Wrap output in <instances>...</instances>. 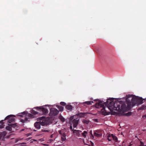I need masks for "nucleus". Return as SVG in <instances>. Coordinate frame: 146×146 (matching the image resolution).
Returning a JSON list of instances; mask_svg holds the SVG:
<instances>
[{
	"mask_svg": "<svg viewBox=\"0 0 146 146\" xmlns=\"http://www.w3.org/2000/svg\"><path fill=\"white\" fill-rule=\"evenodd\" d=\"M116 99L117 100V102H118L120 103V109H121V108L126 109L125 110L123 111L124 114L121 115H130L131 114V112H128L126 113L125 112L129 110L135 105L137 104L139 105L143 103V100L141 98L136 96L133 95H127L125 98Z\"/></svg>",
	"mask_w": 146,
	"mask_h": 146,
	"instance_id": "f257e3e1",
	"label": "nucleus"
},
{
	"mask_svg": "<svg viewBox=\"0 0 146 146\" xmlns=\"http://www.w3.org/2000/svg\"><path fill=\"white\" fill-rule=\"evenodd\" d=\"M117 100L115 98H110L107 100L105 102V106H103L101 111V113L105 115H109V112L108 110H110L112 114L117 113L120 115H123V111L125 110L126 109L121 108L120 109V103L117 102Z\"/></svg>",
	"mask_w": 146,
	"mask_h": 146,
	"instance_id": "f03ea898",
	"label": "nucleus"
},
{
	"mask_svg": "<svg viewBox=\"0 0 146 146\" xmlns=\"http://www.w3.org/2000/svg\"><path fill=\"white\" fill-rule=\"evenodd\" d=\"M78 115H74L71 116L70 118V122L71 123V125L70 127V129L73 131L74 130L73 129L72 125H73L74 128H75L76 127L79 120V117H76Z\"/></svg>",
	"mask_w": 146,
	"mask_h": 146,
	"instance_id": "7ed1b4c3",
	"label": "nucleus"
},
{
	"mask_svg": "<svg viewBox=\"0 0 146 146\" xmlns=\"http://www.w3.org/2000/svg\"><path fill=\"white\" fill-rule=\"evenodd\" d=\"M59 113V111L56 109L52 108L50 109V112L49 115H50L55 116L57 115Z\"/></svg>",
	"mask_w": 146,
	"mask_h": 146,
	"instance_id": "20e7f679",
	"label": "nucleus"
},
{
	"mask_svg": "<svg viewBox=\"0 0 146 146\" xmlns=\"http://www.w3.org/2000/svg\"><path fill=\"white\" fill-rule=\"evenodd\" d=\"M26 116V117H25L24 119H21V122L22 123H25L27 121H29V120H28L29 119V118H33L34 117V115L31 113H28Z\"/></svg>",
	"mask_w": 146,
	"mask_h": 146,
	"instance_id": "39448f33",
	"label": "nucleus"
},
{
	"mask_svg": "<svg viewBox=\"0 0 146 146\" xmlns=\"http://www.w3.org/2000/svg\"><path fill=\"white\" fill-rule=\"evenodd\" d=\"M36 108L38 110L40 111H42L43 114H46L48 113V110L47 109L45 108L41 107H36Z\"/></svg>",
	"mask_w": 146,
	"mask_h": 146,
	"instance_id": "423d86ee",
	"label": "nucleus"
},
{
	"mask_svg": "<svg viewBox=\"0 0 146 146\" xmlns=\"http://www.w3.org/2000/svg\"><path fill=\"white\" fill-rule=\"evenodd\" d=\"M105 102L104 103L102 101H98V102L96 103L95 107L97 108H102L103 106H105Z\"/></svg>",
	"mask_w": 146,
	"mask_h": 146,
	"instance_id": "0eeeda50",
	"label": "nucleus"
},
{
	"mask_svg": "<svg viewBox=\"0 0 146 146\" xmlns=\"http://www.w3.org/2000/svg\"><path fill=\"white\" fill-rule=\"evenodd\" d=\"M12 116H15L13 115H10L7 116L5 118V119H8V122L9 123H11V122H13L14 121L15 119L12 117Z\"/></svg>",
	"mask_w": 146,
	"mask_h": 146,
	"instance_id": "6e6552de",
	"label": "nucleus"
},
{
	"mask_svg": "<svg viewBox=\"0 0 146 146\" xmlns=\"http://www.w3.org/2000/svg\"><path fill=\"white\" fill-rule=\"evenodd\" d=\"M73 133L75 135L78 137H81L82 135V131L79 130H74L73 131Z\"/></svg>",
	"mask_w": 146,
	"mask_h": 146,
	"instance_id": "1a4fd4ad",
	"label": "nucleus"
},
{
	"mask_svg": "<svg viewBox=\"0 0 146 146\" xmlns=\"http://www.w3.org/2000/svg\"><path fill=\"white\" fill-rule=\"evenodd\" d=\"M41 123L39 122H36L34 124L35 127L37 129H39L40 127Z\"/></svg>",
	"mask_w": 146,
	"mask_h": 146,
	"instance_id": "9d476101",
	"label": "nucleus"
},
{
	"mask_svg": "<svg viewBox=\"0 0 146 146\" xmlns=\"http://www.w3.org/2000/svg\"><path fill=\"white\" fill-rule=\"evenodd\" d=\"M58 132L61 135V136H66L65 132H64V130H59V131Z\"/></svg>",
	"mask_w": 146,
	"mask_h": 146,
	"instance_id": "9b49d317",
	"label": "nucleus"
},
{
	"mask_svg": "<svg viewBox=\"0 0 146 146\" xmlns=\"http://www.w3.org/2000/svg\"><path fill=\"white\" fill-rule=\"evenodd\" d=\"M94 135L97 137H101L102 135V133H98V131H96L94 133Z\"/></svg>",
	"mask_w": 146,
	"mask_h": 146,
	"instance_id": "f8f14e48",
	"label": "nucleus"
},
{
	"mask_svg": "<svg viewBox=\"0 0 146 146\" xmlns=\"http://www.w3.org/2000/svg\"><path fill=\"white\" fill-rule=\"evenodd\" d=\"M107 137L108 140L109 141H111L112 138V134H108Z\"/></svg>",
	"mask_w": 146,
	"mask_h": 146,
	"instance_id": "ddd939ff",
	"label": "nucleus"
},
{
	"mask_svg": "<svg viewBox=\"0 0 146 146\" xmlns=\"http://www.w3.org/2000/svg\"><path fill=\"white\" fill-rule=\"evenodd\" d=\"M7 133L5 131H4L0 133V135L3 138H5Z\"/></svg>",
	"mask_w": 146,
	"mask_h": 146,
	"instance_id": "4468645a",
	"label": "nucleus"
},
{
	"mask_svg": "<svg viewBox=\"0 0 146 146\" xmlns=\"http://www.w3.org/2000/svg\"><path fill=\"white\" fill-rule=\"evenodd\" d=\"M66 108L68 110H71L72 109V106L68 104L66 106Z\"/></svg>",
	"mask_w": 146,
	"mask_h": 146,
	"instance_id": "2eb2a0df",
	"label": "nucleus"
},
{
	"mask_svg": "<svg viewBox=\"0 0 146 146\" xmlns=\"http://www.w3.org/2000/svg\"><path fill=\"white\" fill-rule=\"evenodd\" d=\"M3 121L2 120L0 121V128L2 129L3 128L4 126V123L3 122Z\"/></svg>",
	"mask_w": 146,
	"mask_h": 146,
	"instance_id": "dca6fc26",
	"label": "nucleus"
},
{
	"mask_svg": "<svg viewBox=\"0 0 146 146\" xmlns=\"http://www.w3.org/2000/svg\"><path fill=\"white\" fill-rule=\"evenodd\" d=\"M8 125V126H7L6 127V129L9 131H11L12 130V128L11 125L10 124H9Z\"/></svg>",
	"mask_w": 146,
	"mask_h": 146,
	"instance_id": "f3484780",
	"label": "nucleus"
},
{
	"mask_svg": "<svg viewBox=\"0 0 146 146\" xmlns=\"http://www.w3.org/2000/svg\"><path fill=\"white\" fill-rule=\"evenodd\" d=\"M93 103V101H87L83 103V104H86L88 105H90Z\"/></svg>",
	"mask_w": 146,
	"mask_h": 146,
	"instance_id": "a211bd4d",
	"label": "nucleus"
},
{
	"mask_svg": "<svg viewBox=\"0 0 146 146\" xmlns=\"http://www.w3.org/2000/svg\"><path fill=\"white\" fill-rule=\"evenodd\" d=\"M57 108L59 109L60 111H63L64 109V108L61 106H60L57 105L56 106Z\"/></svg>",
	"mask_w": 146,
	"mask_h": 146,
	"instance_id": "6ab92c4d",
	"label": "nucleus"
},
{
	"mask_svg": "<svg viewBox=\"0 0 146 146\" xmlns=\"http://www.w3.org/2000/svg\"><path fill=\"white\" fill-rule=\"evenodd\" d=\"M31 113L34 115L37 114L38 113V112L35 111L33 110H32L31 111Z\"/></svg>",
	"mask_w": 146,
	"mask_h": 146,
	"instance_id": "aec40b11",
	"label": "nucleus"
},
{
	"mask_svg": "<svg viewBox=\"0 0 146 146\" xmlns=\"http://www.w3.org/2000/svg\"><path fill=\"white\" fill-rule=\"evenodd\" d=\"M66 136H61V141H65L66 140Z\"/></svg>",
	"mask_w": 146,
	"mask_h": 146,
	"instance_id": "412c9836",
	"label": "nucleus"
},
{
	"mask_svg": "<svg viewBox=\"0 0 146 146\" xmlns=\"http://www.w3.org/2000/svg\"><path fill=\"white\" fill-rule=\"evenodd\" d=\"M146 109V106L145 105L142 106L141 107L139 108V110H144Z\"/></svg>",
	"mask_w": 146,
	"mask_h": 146,
	"instance_id": "4be33fe9",
	"label": "nucleus"
},
{
	"mask_svg": "<svg viewBox=\"0 0 146 146\" xmlns=\"http://www.w3.org/2000/svg\"><path fill=\"white\" fill-rule=\"evenodd\" d=\"M40 123H41V125L43 126L46 125H47L46 123L45 122L42 121L41 122H40Z\"/></svg>",
	"mask_w": 146,
	"mask_h": 146,
	"instance_id": "5701e85b",
	"label": "nucleus"
},
{
	"mask_svg": "<svg viewBox=\"0 0 146 146\" xmlns=\"http://www.w3.org/2000/svg\"><path fill=\"white\" fill-rule=\"evenodd\" d=\"M87 134V132L86 131H84V133H83V137H84L85 138L86 137Z\"/></svg>",
	"mask_w": 146,
	"mask_h": 146,
	"instance_id": "b1692460",
	"label": "nucleus"
},
{
	"mask_svg": "<svg viewBox=\"0 0 146 146\" xmlns=\"http://www.w3.org/2000/svg\"><path fill=\"white\" fill-rule=\"evenodd\" d=\"M112 139L115 141H117V137L116 136H115L113 135V134H112Z\"/></svg>",
	"mask_w": 146,
	"mask_h": 146,
	"instance_id": "393cba45",
	"label": "nucleus"
},
{
	"mask_svg": "<svg viewBox=\"0 0 146 146\" xmlns=\"http://www.w3.org/2000/svg\"><path fill=\"white\" fill-rule=\"evenodd\" d=\"M10 125L11 127L15 128L17 126L16 123L11 124Z\"/></svg>",
	"mask_w": 146,
	"mask_h": 146,
	"instance_id": "a878e982",
	"label": "nucleus"
},
{
	"mask_svg": "<svg viewBox=\"0 0 146 146\" xmlns=\"http://www.w3.org/2000/svg\"><path fill=\"white\" fill-rule=\"evenodd\" d=\"M83 122L84 123L87 124L89 123V121L88 120H83Z\"/></svg>",
	"mask_w": 146,
	"mask_h": 146,
	"instance_id": "bb28decb",
	"label": "nucleus"
},
{
	"mask_svg": "<svg viewBox=\"0 0 146 146\" xmlns=\"http://www.w3.org/2000/svg\"><path fill=\"white\" fill-rule=\"evenodd\" d=\"M128 145H127V143L124 141H123L122 143V146H127Z\"/></svg>",
	"mask_w": 146,
	"mask_h": 146,
	"instance_id": "cd10ccee",
	"label": "nucleus"
},
{
	"mask_svg": "<svg viewBox=\"0 0 146 146\" xmlns=\"http://www.w3.org/2000/svg\"><path fill=\"white\" fill-rule=\"evenodd\" d=\"M60 104L63 106H65L66 105V103L64 102H61L60 103Z\"/></svg>",
	"mask_w": 146,
	"mask_h": 146,
	"instance_id": "c85d7f7f",
	"label": "nucleus"
},
{
	"mask_svg": "<svg viewBox=\"0 0 146 146\" xmlns=\"http://www.w3.org/2000/svg\"><path fill=\"white\" fill-rule=\"evenodd\" d=\"M60 119L62 121L64 122L65 121L64 119V117H62V116H61L60 118Z\"/></svg>",
	"mask_w": 146,
	"mask_h": 146,
	"instance_id": "c756f323",
	"label": "nucleus"
},
{
	"mask_svg": "<svg viewBox=\"0 0 146 146\" xmlns=\"http://www.w3.org/2000/svg\"><path fill=\"white\" fill-rule=\"evenodd\" d=\"M144 145V144L142 142V141H140V144L139 145V146H143Z\"/></svg>",
	"mask_w": 146,
	"mask_h": 146,
	"instance_id": "7c9ffc66",
	"label": "nucleus"
},
{
	"mask_svg": "<svg viewBox=\"0 0 146 146\" xmlns=\"http://www.w3.org/2000/svg\"><path fill=\"white\" fill-rule=\"evenodd\" d=\"M20 140V139H15V143H17L19 140Z\"/></svg>",
	"mask_w": 146,
	"mask_h": 146,
	"instance_id": "2f4dec72",
	"label": "nucleus"
},
{
	"mask_svg": "<svg viewBox=\"0 0 146 146\" xmlns=\"http://www.w3.org/2000/svg\"><path fill=\"white\" fill-rule=\"evenodd\" d=\"M96 131H98V133H102L103 132V131H100V130H98Z\"/></svg>",
	"mask_w": 146,
	"mask_h": 146,
	"instance_id": "473e14b6",
	"label": "nucleus"
},
{
	"mask_svg": "<svg viewBox=\"0 0 146 146\" xmlns=\"http://www.w3.org/2000/svg\"><path fill=\"white\" fill-rule=\"evenodd\" d=\"M42 131L43 132H48L49 131L48 130H44V129H42Z\"/></svg>",
	"mask_w": 146,
	"mask_h": 146,
	"instance_id": "72a5a7b5",
	"label": "nucleus"
},
{
	"mask_svg": "<svg viewBox=\"0 0 146 146\" xmlns=\"http://www.w3.org/2000/svg\"><path fill=\"white\" fill-rule=\"evenodd\" d=\"M90 134H91V136H92V137H94V136H93V135L92 134V131H90Z\"/></svg>",
	"mask_w": 146,
	"mask_h": 146,
	"instance_id": "f704fd0d",
	"label": "nucleus"
},
{
	"mask_svg": "<svg viewBox=\"0 0 146 146\" xmlns=\"http://www.w3.org/2000/svg\"><path fill=\"white\" fill-rule=\"evenodd\" d=\"M26 143H22L19 144H26Z\"/></svg>",
	"mask_w": 146,
	"mask_h": 146,
	"instance_id": "c9c22d12",
	"label": "nucleus"
},
{
	"mask_svg": "<svg viewBox=\"0 0 146 146\" xmlns=\"http://www.w3.org/2000/svg\"><path fill=\"white\" fill-rule=\"evenodd\" d=\"M10 135L7 136L6 138H9L10 137Z\"/></svg>",
	"mask_w": 146,
	"mask_h": 146,
	"instance_id": "e433bc0d",
	"label": "nucleus"
},
{
	"mask_svg": "<svg viewBox=\"0 0 146 146\" xmlns=\"http://www.w3.org/2000/svg\"><path fill=\"white\" fill-rule=\"evenodd\" d=\"M25 130L24 129H22L21 130V131H24Z\"/></svg>",
	"mask_w": 146,
	"mask_h": 146,
	"instance_id": "4c0bfd02",
	"label": "nucleus"
},
{
	"mask_svg": "<svg viewBox=\"0 0 146 146\" xmlns=\"http://www.w3.org/2000/svg\"><path fill=\"white\" fill-rule=\"evenodd\" d=\"M78 139H80L81 140V138H78Z\"/></svg>",
	"mask_w": 146,
	"mask_h": 146,
	"instance_id": "58836bf2",
	"label": "nucleus"
},
{
	"mask_svg": "<svg viewBox=\"0 0 146 146\" xmlns=\"http://www.w3.org/2000/svg\"><path fill=\"white\" fill-rule=\"evenodd\" d=\"M127 146H131V145L129 144V145H128Z\"/></svg>",
	"mask_w": 146,
	"mask_h": 146,
	"instance_id": "ea45409f",
	"label": "nucleus"
},
{
	"mask_svg": "<svg viewBox=\"0 0 146 146\" xmlns=\"http://www.w3.org/2000/svg\"><path fill=\"white\" fill-rule=\"evenodd\" d=\"M96 100H94V101H96Z\"/></svg>",
	"mask_w": 146,
	"mask_h": 146,
	"instance_id": "a19ab883",
	"label": "nucleus"
},
{
	"mask_svg": "<svg viewBox=\"0 0 146 146\" xmlns=\"http://www.w3.org/2000/svg\"><path fill=\"white\" fill-rule=\"evenodd\" d=\"M30 139V138H29L28 139H27L28 140L29 139Z\"/></svg>",
	"mask_w": 146,
	"mask_h": 146,
	"instance_id": "79ce46f5",
	"label": "nucleus"
},
{
	"mask_svg": "<svg viewBox=\"0 0 146 146\" xmlns=\"http://www.w3.org/2000/svg\"><path fill=\"white\" fill-rule=\"evenodd\" d=\"M143 118H144V117H145V115H144V116H143Z\"/></svg>",
	"mask_w": 146,
	"mask_h": 146,
	"instance_id": "37998d69",
	"label": "nucleus"
},
{
	"mask_svg": "<svg viewBox=\"0 0 146 146\" xmlns=\"http://www.w3.org/2000/svg\"><path fill=\"white\" fill-rule=\"evenodd\" d=\"M23 113L25 114V112H24Z\"/></svg>",
	"mask_w": 146,
	"mask_h": 146,
	"instance_id": "c03bdc74",
	"label": "nucleus"
},
{
	"mask_svg": "<svg viewBox=\"0 0 146 146\" xmlns=\"http://www.w3.org/2000/svg\"><path fill=\"white\" fill-rule=\"evenodd\" d=\"M145 117H146V115H145Z\"/></svg>",
	"mask_w": 146,
	"mask_h": 146,
	"instance_id": "a18cd8bd",
	"label": "nucleus"
},
{
	"mask_svg": "<svg viewBox=\"0 0 146 146\" xmlns=\"http://www.w3.org/2000/svg\"><path fill=\"white\" fill-rule=\"evenodd\" d=\"M143 146H146V145H144Z\"/></svg>",
	"mask_w": 146,
	"mask_h": 146,
	"instance_id": "49530a36",
	"label": "nucleus"
},
{
	"mask_svg": "<svg viewBox=\"0 0 146 146\" xmlns=\"http://www.w3.org/2000/svg\"><path fill=\"white\" fill-rule=\"evenodd\" d=\"M43 117H41V118H43Z\"/></svg>",
	"mask_w": 146,
	"mask_h": 146,
	"instance_id": "de8ad7c7",
	"label": "nucleus"
},
{
	"mask_svg": "<svg viewBox=\"0 0 146 146\" xmlns=\"http://www.w3.org/2000/svg\"><path fill=\"white\" fill-rule=\"evenodd\" d=\"M51 137H52V135H51Z\"/></svg>",
	"mask_w": 146,
	"mask_h": 146,
	"instance_id": "09e8293b",
	"label": "nucleus"
},
{
	"mask_svg": "<svg viewBox=\"0 0 146 146\" xmlns=\"http://www.w3.org/2000/svg\"><path fill=\"white\" fill-rule=\"evenodd\" d=\"M51 137H52V135H51Z\"/></svg>",
	"mask_w": 146,
	"mask_h": 146,
	"instance_id": "8fccbe9b",
	"label": "nucleus"
},
{
	"mask_svg": "<svg viewBox=\"0 0 146 146\" xmlns=\"http://www.w3.org/2000/svg\"><path fill=\"white\" fill-rule=\"evenodd\" d=\"M51 137H52V135H51Z\"/></svg>",
	"mask_w": 146,
	"mask_h": 146,
	"instance_id": "3c124183",
	"label": "nucleus"
}]
</instances>
